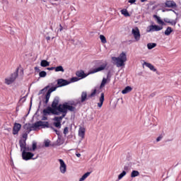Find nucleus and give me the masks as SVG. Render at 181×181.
<instances>
[{
    "instance_id": "c756f323",
    "label": "nucleus",
    "mask_w": 181,
    "mask_h": 181,
    "mask_svg": "<svg viewBox=\"0 0 181 181\" xmlns=\"http://www.w3.org/2000/svg\"><path fill=\"white\" fill-rule=\"evenodd\" d=\"M122 15H124V16H129V13H128V11L127 9H122L121 11Z\"/></svg>"
},
{
    "instance_id": "f8f14e48",
    "label": "nucleus",
    "mask_w": 181,
    "mask_h": 181,
    "mask_svg": "<svg viewBox=\"0 0 181 181\" xmlns=\"http://www.w3.org/2000/svg\"><path fill=\"white\" fill-rule=\"evenodd\" d=\"M165 8H171L172 9H175L177 8V4L173 0H167L165 3Z\"/></svg>"
},
{
    "instance_id": "0eeeda50",
    "label": "nucleus",
    "mask_w": 181,
    "mask_h": 181,
    "mask_svg": "<svg viewBox=\"0 0 181 181\" xmlns=\"http://www.w3.org/2000/svg\"><path fill=\"white\" fill-rule=\"evenodd\" d=\"M19 145L21 148V152H32V148H30L29 146H26V141L23 140L19 141Z\"/></svg>"
},
{
    "instance_id": "4be33fe9",
    "label": "nucleus",
    "mask_w": 181,
    "mask_h": 181,
    "mask_svg": "<svg viewBox=\"0 0 181 181\" xmlns=\"http://www.w3.org/2000/svg\"><path fill=\"white\" fill-rule=\"evenodd\" d=\"M41 67H49L50 66V62L43 59L40 62Z\"/></svg>"
},
{
    "instance_id": "e433bc0d",
    "label": "nucleus",
    "mask_w": 181,
    "mask_h": 181,
    "mask_svg": "<svg viewBox=\"0 0 181 181\" xmlns=\"http://www.w3.org/2000/svg\"><path fill=\"white\" fill-rule=\"evenodd\" d=\"M50 146V141L47 140L45 141V148H49Z\"/></svg>"
},
{
    "instance_id": "4c0bfd02",
    "label": "nucleus",
    "mask_w": 181,
    "mask_h": 181,
    "mask_svg": "<svg viewBox=\"0 0 181 181\" xmlns=\"http://www.w3.org/2000/svg\"><path fill=\"white\" fill-rule=\"evenodd\" d=\"M97 94V89L93 90V91L91 93V94L89 95V97H94Z\"/></svg>"
},
{
    "instance_id": "a19ab883",
    "label": "nucleus",
    "mask_w": 181,
    "mask_h": 181,
    "mask_svg": "<svg viewBox=\"0 0 181 181\" xmlns=\"http://www.w3.org/2000/svg\"><path fill=\"white\" fill-rule=\"evenodd\" d=\"M63 29H66V28H63V26L61 25V24H60L59 29L57 30V32H62V30H63Z\"/></svg>"
},
{
    "instance_id": "de8ad7c7",
    "label": "nucleus",
    "mask_w": 181,
    "mask_h": 181,
    "mask_svg": "<svg viewBox=\"0 0 181 181\" xmlns=\"http://www.w3.org/2000/svg\"><path fill=\"white\" fill-rule=\"evenodd\" d=\"M76 155L77 158H80V156H81V153H76Z\"/></svg>"
},
{
    "instance_id": "c85d7f7f",
    "label": "nucleus",
    "mask_w": 181,
    "mask_h": 181,
    "mask_svg": "<svg viewBox=\"0 0 181 181\" xmlns=\"http://www.w3.org/2000/svg\"><path fill=\"white\" fill-rule=\"evenodd\" d=\"M55 71H62V73H64V69L62 66H59L55 67Z\"/></svg>"
},
{
    "instance_id": "37998d69",
    "label": "nucleus",
    "mask_w": 181,
    "mask_h": 181,
    "mask_svg": "<svg viewBox=\"0 0 181 181\" xmlns=\"http://www.w3.org/2000/svg\"><path fill=\"white\" fill-rule=\"evenodd\" d=\"M136 2V0H129V4H135Z\"/></svg>"
},
{
    "instance_id": "423d86ee",
    "label": "nucleus",
    "mask_w": 181,
    "mask_h": 181,
    "mask_svg": "<svg viewBox=\"0 0 181 181\" xmlns=\"http://www.w3.org/2000/svg\"><path fill=\"white\" fill-rule=\"evenodd\" d=\"M18 73H19V69H17L16 71L12 74L10 77L5 78V84H7V86L12 84V83L16 80V78L18 77Z\"/></svg>"
},
{
    "instance_id": "58836bf2",
    "label": "nucleus",
    "mask_w": 181,
    "mask_h": 181,
    "mask_svg": "<svg viewBox=\"0 0 181 181\" xmlns=\"http://www.w3.org/2000/svg\"><path fill=\"white\" fill-rule=\"evenodd\" d=\"M69 134V127H65L64 129V134L67 135Z\"/></svg>"
},
{
    "instance_id": "f257e3e1",
    "label": "nucleus",
    "mask_w": 181,
    "mask_h": 181,
    "mask_svg": "<svg viewBox=\"0 0 181 181\" xmlns=\"http://www.w3.org/2000/svg\"><path fill=\"white\" fill-rule=\"evenodd\" d=\"M76 105H77V103H74V101H69L59 105L57 111L59 112V114L61 112L62 115L61 117H56L54 119L57 122H60L62 119H63L64 117L67 115L68 111H71V112H74V111H76Z\"/></svg>"
},
{
    "instance_id": "9b49d317",
    "label": "nucleus",
    "mask_w": 181,
    "mask_h": 181,
    "mask_svg": "<svg viewBox=\"0 0 181 181\" xmlns=\"http://www.w3.org/2000/svg\"><path fill=\"white\" fill-rule=\"evenodd\" d=\"M59 162V170L61 172V173H62L63 175H64V173H66V172H67V165H66V163H64V160H63L62 159H59L58 160Z\"/></svg>"
},
{
    "instance_id": "20e7f679",
    "label": "nucleus",
    "mask_w": 181,
    "mask_h": 181,
    "mask_svg": "<svg viewBox=\"0 0 181 181\" xmlns=\"http://www.w3.org/2000/svg\"><path fill=\"white\" fill-rule=\"evenodd\" d=\"M112 60L116 62L117 67H122V66H125L124 62H127V54L122 52L118 57H112Z\"/></svg>"
},
{
    "instance_id": "6ab92c4d",
    "label": "nucleus",
    "mask_w": 181,
    "mask_h": 181,
    "mask_svg": "<svg viewBox=\"0 0 181 181\" xmlns=\"http://www.w3.org/2000/svg\"><path fill=\"white\" fill-rule=\"evenodd\" d=\"M99 101L100 103H98V106L99 108H101L103 107V104L104 103V93H101Z\"/></svg>"
},
{
    "instance_id": "603ef678",
    "label": "nucleus",
    "mask_w": 181,
    "mask_h": 181,
    "mask_svg": "<svg viewBox=\"0 0 181 181\" xmlns=\"http://www.w3.org/2000/svg\"><path fill=\"white\" fill-rule=\"evenodd\" d=\"M124 170H127V167H124Z\"/></svg>"
},
{
    "instance_id": "b1692460",
    "label": "nucleus",
    "mask_w": 181,
    "mask_h": 181,
    "mask_svg": "<svg viewBox=\"0 0 181 181\" xmlns=\"http://www.w3.org/2000/svg\"><path fill=\"white\" fill-rule=\"evenodd\" d=\"M173 32V29H172L170 27H168L164 33L165 36H169Z\"/></svg>"
},
{
    "instance_id": "7ed1b4c3",
    "label": "nucleus",
    "mask_w": 181,
    "mask_h": 181,
    "mask_svg": "<svg viewBox=\"0 0 181 181\" xmlns=\"http://www.w3.org/2000/svg\"><path fill=\"white\" fill-rule=\"evenodd\" d=\"M69 84H70V81L66 79H63V78L58 79L57 80L58 86L51 87L48 90V91L47 92L44 98L43 103H45V104H47V103H49V100H50V95L52 94V93H53V91H56L58 87H64V86H69Z\"/></svg>"
},
{
    "instance_id": "a18cd8bd",
    "label": "nucleus",
    "mask_w": 181,
    "mask_h": 181,
    "mask_svg": "<svg viewBox=\"0 0 181 181\" xmlns=\"http://www.w3.org/2000/svg\"><path fill=\"white\" fill-rule=\"evenodd\" d=\"M155 95H156V93H153L150 95V98H153V97H155Z\"/></svg>"
},
{
    "instance_id": "79ce46f5",
    "label": "nucleus",
    "mask_w": 181,
    "mask_h": 181,
    "mask_svg": "<svg viewBox=\"0 0 181 181\" xmlns=\"http://www.w3.org/2000/svg\"><path fill=\"white\" fill-rule=\"evenodd\" d=\"M52 129L54 131V132H56L57 135H60V132H59L58 130L55 129L54 128H52Z\"/></svg>"
},
{
    "instance_id": "412c9836",
    "label": "nucleus",
    "mask_w": 181,
    "mask_h": 181,
    "mask_svg": "<svg viewBox=\"0 0 181 181\" xmlns=\"http://www.w3.org/2000/svg\"><path fill=\"white\" fill-rule=\"evenodd\" d=\"M164 22H165V23H170L173 26H175V25H176V21L170 20V19H169L168 18H164Z\"/></svg>"
},
{
    "instance_id": "3c124183",
    "label": "nucleus",
    "mask_w": 181,
    "mask_h": 181,
    "mask_svg": "<svg viewBox=\"0 0 181 181\" xmlns=\"http://www.w3.org/2000/svg\"><path fill=\"white\" fill-rule=\"evenodd\" d=\"M35 70H39V68H37V66L35 67Z\"/></svg>"
},
{
    "instance_id": "2eb2a0df",
    "label": "nucleus",
    "mask_w": 181,
    "mask_h": 181,
    "mask_svg": "<svg viewBox=\"0 0 181 181\" xmlns=\"http://www.w3.org/2000/svg\"><path fill=\"white\" fill-rule=\"evenodd\" d=\"M60 101V99L59 98V97H55L52 103V108H54V110H56V111H59L57 110V108H59V103Z\"/></svg>"
},
{
    "instance_id": "ea45409f",
    "label": "nucleus",
    "mask_w": 181,
    "mask_h": 181,
    "mask_svg": "<svg viewBox=\"0 0 181 181\" xmlns=\"http://www.w3.org/2000/svg\"><path fill=\"white\" fill-rule=\"evenodd\" d=\"M162 138H163V136H159L156 139V142H159V141H162Z\"/></svg>"
},
{
    "instance_id": "4468645a",
    "label": "nucleus",
    "mask_w": 181,
    "mask_h": 181,
    "mask_svg": "<svg viewBox=\"0 0 181 181\" xmlns=\"http://www.w3.org/2000/svg\"><path fill=\"white\" fill-rule=\"evenodd\" d=\"M21 128H22V125L19 123H15L13 127V134L18 135L19 131H21Z\"/></svg>"
},
{
    "instance_id": "f3484780",
    "label": "nucleus",
    "mask_w": 181,
    "mask_h": 181,
    "mask_svg": "<svg viewBox=\"0 0 181 181\" xmlns=\"http://www.w3.org/2000/svg\"><path fill=\"white\" fill-rule=\"evenodd\" d=\"M86 135V129L83 127H81L78 130V136L81 138V139H84V136Z\"/></svg>"
},
{
    "instance_id": "2f4dec72",
    "label": "nucleus",
    "mask_w": 181,
    "mask_h": 181,
    "mask_svg": "<svg viewBox=\"0 0 181 181\" xmlns=\"http://www.w3.org/2000/svg\"><path fill=\"white\" fill-rule=\"evenodd\" d=\"M126 175H127V172L122 171V173L118 175V180H121V179H122V177H124V176H125Z\"/></svg>"
},
{
    "instance_id": "6e6552de",
    "label": "nucleus",
    "mask_w": 181,
    "mask_h": 181,
    "mask_svg": "<svg viewBox=\"0 0 181 181\" xmlns=\"http://www.w3.org/2000/svg\"><path fill=\"white\" fill-rule=\"evenodd\" d=\"M44 115H49L50 114H53L54 115H60V112H59L56 109L47 107L46 109L43 110Z\"/></svg>"
},
{
    "instance_id": "5701e85b",
    "label": "nucleus",
    "mask_w": 181,
    "mask_h": 181,
    "mask_svg": "<svg viewBox=\"0 0 181 181\" xmlns=\"http://www.w3.org/2000/svg\"><path fill=\"white\" fill-rule=\"evenodd\" d=\"M132 91V88L131 86H127L123 90H122V93L128 94V93H131Z\"/></svg>"
},
{
    "instance_id": "cd10ccee",
    "label": "nucleus",
    "mask_w": 181,
    "mask_h": 181,
    "mask_svg": "<svg viewBox=\"0 0 181 181\" xmlns=\"http://www.w3.org/2000/svg\"><path fill=\"white\" fill-rule=\"evenodd\" d=\"M136 176H139V172L133 170L131 174V177H136Z\"/></svg>"
},
{
    "instance_id": "c9c22d12",
    "label": "nucleus",
    "mask_w": 181,
    "mask_h": 181,
    "mask_svg": "<svg viewBox=\"0 0 181 181\" xmlns=\"http://www.w3.org/2000/svg\"><path fill=\"white\" fill-rule=\"evenodd\" d=\"M78 80H80V78L78 77H73L71 78V83H76V81H78Z\"/></svg>"
},
{
    "instance_id": "1a4fd4ad",
    "label": "nucleus",
    "mask_w": 181,
    "mask_h": 181,
    "mask_svg": "<svg viewBox=\"0 0 181 181\" xmlns=\"http://www.w3.org/2000/svg\"><path fill=\"white\" fill-rule=\"evenodd\" d=\"M22 152V158L23 160H30V159H35L33 158V156H35V154L33 153H30V151H21Z\"/></svg>"
},
{
    "instance_id": "864d4df0",
    "label": "nucleus",
    "mask_w": 181,
    "mask_h": 181,
    "mask_svg": "<svg viewBox=\"0 0 181 181\" xmlns=\"http://www.w3.org/2000/svg\"><path fill=\"white\" fill-rule=\"evenodd\" d=\"M16 111H18V108L16 109Z\"/></svg>"
},
{
    "instance_id": "c03bdc74",
    "label": "nucleus",
    "mask_w": 181,
    "mask_h": 181,
    "mask_svg": "<svg viewBox=\"0 0 181 181\" xmlns=\"http://www.w3.org/2000/svg\"><path fill=\"white\" fill-rule=\"evenodd\" d=\"M23 138L25 139L24 141H26V139H28V134H23Z\"/></svg>"
},
{
    "instance_id": "8fccbe9b",
    "label": "nucleus",
    "mask_w": 181,
    "mask_h": 181,
    "mask_svg": "<svg viewBox=\"0 0 181 181\" xmlns=\"http://www.w3.org/2000/svg\"><path fill=\"white\" fill-rule=\"evenodd\" d=\"M148 0H141V2H146Z\"/></svg>"
},
{
    "instance_id": "393cba45",
    "label": "nucleus",
    "mask_w": 181,
    "mask_h": 181,
    "mask_svg": "<svg viewBox=\"0 0 181 181\" xmlns=\"http://www.w3.org/2000/svg\"><path fill=\"white\" fill-rule=\"evenodd\" d=\"M87 100V92H82L81 103H84Z\"/></svg>"
},
{
    "instance_id": "39448f33",
    "label": "nucleus",
    "mask_w": 181,
    "mask_h": 181,
    "mask_svg": "<svg viewBox=\"0 0 181 181\" xmlns=\"http://www.w3.org/2000/svg\"><path fill=\"white\" fill-rule=\"evenodd\" d=\"M40 127H42V128H49V122L38 121L32 124L30 127V131H36V129Z\"/></svg>"
},
{
    "instance_id": "49530a36",
    "label": "nucleus",
    "mask_w": 181,
    "mask_h": 181,
    "mask_svg": "<svg viewBox=\"0 0 181 181\" xmlns=\"http://www.w3.org/2000/svg\"><path fill=\"white\" fill-rule=\"evenodd\" d=\"M56 67H49V68H47V70H55Z\"/></svg>"
},
{
    "instance_id": "473e14b6",
    "label": "nucleus",
    "mask_w": 181,
    "mask_h": 181,
    "mask_svg": "<svg viewBox=\"0 0 181 181\" xmlns=\"http://www.w3.org/2000/svg\"><path fill=\"white\" fill-rule=\"evenodd\" d=\"M100 39L102 43H107V39L105 38V36L101 35H100Z\"/></svg>"
},
{
    "instance_id": "f03ea898",
    "label": "nucleus",
    "mask_w": 181,
    "mask_h": 181,
    "mask_svg": "<svg viewBox=\"0 0 181 181\" xmlns=\"http://www.w3.org/2000/svg\"><path fill=\"white\" fill-rule=\"evenodd\" d=\"M107 64H108L107 62L104 63L101 61H98L96 63V66H98V67L91 69L88 74H85L84 71L81 70L76 71V74L77 77H80V78H86V77H87V76H90V74H94L95 73H98L99 71H103L105 70V69H107Z\"/></svg>"
},
{
    "instance_id": "a211bd4d",
    "label": "nucleus",
    "mask_w": 181,
    "mask_h": 181,
    "mask_svg": "<svg viewBox=\"0 0 181 181\" xmlns=\"http://www.w3.org/2000/svg\"><path fill=\"white\" fill-rule=\"evenodd\" d=\"M143 64H144V66H146V67L150 69V70H151V71H156V69L155 68V66L153 65H152V64L148 63V62H144Z\"/></svg>"
},
{
    "instance_id": "72a5a7b5",
    "label": "nucleus",
    "mask_w": 181,
    "mask_h": 181,
    "mask_svg": "<svg viewBox=\"0 0 181 181\" xmlns=\"http://www.w3.org/2000/svg\"><path fill=\"white\" fill-rule=\"evenodd\" d=\"M39 76L41 78L46 77V76H47V73H46L45 71H42L39 73Z\"/></svg>"
},
{
    "instance_id": "f704fd0d",
    "label": "nucleus",
    "mask_w": 181,
    "mask_h": 181,
    "mask_svg": "<svg viewBox=\"0 0 181 181\" xmlns=\"http://www.w3.org/2000/svg\"><path fill=\"white\" fill-rule=\"evenodd\" d=\"M54 125L56 128H62V123L60 122H54Z\"/></svg>"
},
{
    "instance_id": "dca6fc26",
    "label": "nucleus",
    "mask_w": 181,
    "mask_h": 181,
    "mask_svg": "<svg viewBox=\"0 0 181 181\" xmlns=\"http://www.w3.org/2000/svg\"><path fill=\"white\" fill-rule=\"evenodd\" d=\"M110 74H107V78H103V80H102V82L100 83V88H104V87H105V84H107V81H110Z\"/></svg>"
},
{
    "instance_id": "9d476101",
    "label": "nucleus",
    "mask_w": 181,
    "mask_h": 181,
    "mask_svg": "<svg viewBox=\"0 0 181 181\" xmlns=\"http://www.w3.org/2000/svg\"><path fill=\"white\" fill-rule=\"evenodd\" d=\"M132 34L133 35L134 40H136V42H139V40H141V33L138 27H136L132 30Z\"/></svg>"
},
{
    "instance_id": "09e8293b",
    "label": "nucleus",
    "mask_w": 181,
    "mask_h": 181,
    "mask_svg": "<svg viewBox=\"0 0 181 181\" xmlns=\"http://www.w3.org/2000/svg\"><path fill=\"white\" fill-rule=\"evenodd\" d=\"M46 119H47V117H44L42 118V120H43V121L46 120Z\"/></svg>"
},
{
    "instance_id": "aec40b11",
    "label": "nucleus",
    "mask_w": 181,
    "mask_h": 181,
    "mask_svg": "<svg viewBox=\"0 0 181 181\" xmlns=\"http://www.w3.org/2000/svg\"><path fill=\"white\" fill-rule=\"evenodd\" d=\"M153 18L156 20L158 25H165V23L163 21H162V19H160V17L158 16L157 15H153Z\"/></svg>"
},
{
    "instance_id": "bb28decb",
    "label": "nucleus",
    "mask_w": 181,
    "mask_h": 181,
    "mask_svg": "<svg viewBox=\"0 0 181 181\" xmlns=\"http://www.w3.org/2000/svg\"><path fill=\"white\" fill-rule=\"evenodd\" d=\"M37 148V143H36V141H33L31 152H35Z\"/></svg>"
},
{
    "instance_id": "a878e982",
    "label": "nucleus",
    "mask_w": 181,
    "mask_h": 181,
    "mask_svg": "<svg viewBox=\"0 0 181 181\" xmlns=\"http://www.w3.org/2000/svg\"><path fill=\"white\" fill-rule=\"evenodd\" d=\"M147 47H148V50H152V49H153L154 47H156V43L150 42V43L147 44Z\"/></svg>"
},
{
    "instance_id": "ddd939ff",
    "label": "nucleus",
    "mask_w": 181,
    "mask_h": 181,
    "mask_svg": "<svg viewBox=\"0 0 181 181\" xmlns=\"http://www.w3.org/2000/svg\"><path fill=\"white\" fill-rule=\"evenodd\" d=\"M162 29H163V28L160 27L159 25H150L147 32H159V30H162Z\"/></svg>"
},
{
    "instance_id": "7c9ffc66",
    "label": "nucleus",
    "mask_w": 181,
    "mask_h": 181,
    "mask_svg": "<svg viewBox=\"0 0 181 181\" xmlns=\"http://www.w3.org/2000/svg\"><path fill=\"white\" fill-rule=\"evenodd\" d=\"M52 86H53V83L49 84V86H47L46 88H43L42 90H41L39 93L38 95H40V94H42L43 91H46V90H47V88H49V87H52Z\"/></svg>"
}]
</instances>
